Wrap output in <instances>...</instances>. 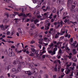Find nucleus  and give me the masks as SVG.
Listing matches in <instances>:
<instances>
[{
	"label": "nucleus",
	"instance_id": "0eeeda50",
	"mask_svg": "<svg viewBox=\"0 0 78 78\" xmlns=\"http://www.w3.org/2000/svg\"><path fill=\"white\" fill-rule=\"evenodd\" d=\"M24 72L26 74H27L29 76L32 75V73H31V72L30 71H24Z\"/></svg>",
	"mask_w": 78,
	"mask_h": 78
},
{
	"label": "nucleus",
	"instance_id": "052dcab7",
	"mask_svg": "<svg viewBox=\"0 0 78 78\" xmlns=\"http://www.w3.org/2000/svg\"><path fill=\"white\" fill-rule=\"evenodd\" d=\"M31 44H33V43H35V41H32L30 42Z\"/></svg>",
	"mask_w": 78,
	"mask_h": 78
},
{
	"label": "nucleus",
	"instance_id": "58836bf2",
	"mask_svg": "<svg viewBox=\"0 0 78 78\" xmlns=\"http://www.w3.org/2000/svg\"><path fill=\"white\" fill-rule=\"evenodd\" d=\"M58 50V48H54V51H56Z\"/></svg>",
	"mask_w": 78,
	"mask_h": 78
},
{
	"label": "nucleus",
	"instance_id": "b1692460",
	"mask_svg": "<svg viewBox=\"0 0 78 78\" xmlns=\"http://www.w3.org/2000/svg\"><path fill=\"white\" fill-rule=\"evenodd\" d=\"M56 54V51H52V53H51V55H55Z\"/></svg>",
	"mask_w": 78,
	"mask_h": 78
},
{
	"label": "nucleus",
	"instance_id": "9d476101",
	"mask_svg": "<svg viewBox=\"0 0 78 78\" xmlns=\"http://www.w3.org/2000/svg\"><path fill=\"white\" fill-rule=\"evenodd\" d=\"M62 35V34H60L58 32L57 34H56L55 36V38L56 39V38H58V37H59V35Z\"/></svg>",
	"mask_w": 78,
	"mask_h": 78
},
{
	"label": "nucleus",
	"instance_id": "7ed1b4c3",
	"mask_svg": "<svg viewBox=\"0 0 78 78\" xmlns=\"http://www.w3.org/2000/svg\"><path fill=\"white\" fill-rule=\"evenodd\" d=\"M22 67V65L21 64H20L19 65H18L17 67V69L16 70V73H17L18 72H19L21 70V68Z\"/></svg>",
	"mask_w": 78,
	"mask_h": 78
},
{
	"label": "nucleus",
	"instance_id": "bf43d9fd",
	"mask_svg": "<svg viewBox=\"0 0 78 78\" xmlns=\"http://www.w3.org/2000/svg\"><path fill=\"white\" fill-rule=\"evenodd\" d=\"M75 67L73 66V67H71V69L72 70H73L74 69Z\"/></svg>",
	"mask_w": 78,
	"mask_h": 78
},
{
	"label": "nucleus",
	"instance_id": "3c124183",
	"mask_svg": "<svg viewBox=\"0 0 78 78\" xmlns=\"http://www.w3.org/2000/svg\"><path fill=\"white\" fill-rule=\"evenodd\" d=\"M73 67H75V66H76V63H73Z\"/></svg>",
	"mask_w": 78,
	"mask_h": 78
},
{
	"label": "nucleus",
	"instance_id": "c9c22d12",
	"mask_svg": "<svg viewBox=\"0 0 78 78\" xmlns=\"http://www.w3.org/2000/svg\"><path fill=\"white\" fill-rule=\"evenodd\" d=\"M58 53H60V54H62V51H61V49H60L59 50Z\"/></svg>",
	"mask_w": 78,
	"mask_h": 78
},
{
	"label": "nucleus",
	"instance_id": "bb28decb",
	"mask_svg": "<svg viewBox=\"0 0 78 78\" xmlns=\"http://www.w3.org/2000/svg\"><path fill=\"white\" fill-rule=\"evenodd\" d=\"M5 15L7 17H9V14L7 12L5 13Z\"/></svg>",
	"mask_w": 78,
	"mask_h": 78
},
{
	"label": "nucleus",
	"instance_id": "a878e982",
	"mask_svg": "<svg viewBox=\"0 0 78 78\" xmlns=\"http://www.w3.org/2000/svg\"><path fill=\"white\" fill-rule=\"evenodd\" d=\"M66 50H68V51H70V49L69 48V47H67V45H66Z\"/></svg>",
	"mask_w": 78,
	"mask_h": 78
},
{
	"label": "nucleus",
	"instance_id": "4be33fe9",
	"mask_svg": "<svg viewBox=\"0 0 78 78\" xmlns=\"http://www.w3.org/2000/svg\"><path fill=\"white\" fill-rule=\"evenodd\" d=\"M31 53L29 55L30 56H34V53H32V51L30 52Z\"/></svg>",
	"mask_w": 78,
	"mask_h": 78
},
{
	"label": "nucleus",
	"instance_id": "dca6fc26",
	"mask_svg": "<svg viewBox=\"0 0 78 78\" xmlns=\"http://www.w3.org/2000/svg\"><path fill=\"white\" fill-rule=\"evenodd\" d=\"M34 21L35 24H37V22H39V20L37 19H35Z\"/></svg>",
	"mask_w": 78,
	"mask_h": 78
},
{
	"label": "nucleus",
	"instance_id": "423d86ee",
	"mask_svg": "<svg viewBox=\"0 0 78 78\" xmlns=\"http://www.w3.org/2000/svg\"><path fill=\"white\" fill-rule=\"evenodd\" d=\"M15 53L13 52H11L9 54V57H11V56H15Z\"/></svg>",
	"mask_w": 78,
	"mask_h": 78
},
{
	"label": "nucleus",
	"instance_id": "69168bd1",
	"mask_svg": "<svg viewBox=\"0 0 78 78\" xmlns=\"http://www.w3.org/2000/svg\"><path fill=\"white\" fill-rule=\"evenodd\" d=\"M25 18H23L22 19V20L23 22L24 21V20H25Z\"/></svg>",
	"mask_w": 78,
	"mask_h": 78
},
{
	"label": "nucleus",
	"instance_id": "5fc2aeb1",
	"mask_svg": "<svg viewBox=\"0 0 78 78\" xmlns=\"http://www.w3.org/2000/svg\"><path fill=\"white\" fill-rule=\"evenodd\" d=\"M10 34V32L9 31H8L7 32L6 34L7 35H9Z\"/></svg>",
	"mask_w": 78,
	"mask_h": 78
},
{
	"label": "nucleus",
	"instance_id": "2f4dec72",
	"mask_svg": "<svg viewBox=\"0 0 78 78\" xmlns=\"http://www.w3.org/2000/svg\"><path fill=\"white\" fill-rule=\"evenodd\" d=\"M4 53L5 55H8V51L7 50H5L4 51Z\"/></svg>",
	"mask_w": 78,
	"mask_h": 78
},
{
	"label": "nucleus",
	"instance_id": "393cba45",
	"mask_svg": "<svg viewBox=\"0 0 78 78\" xmlns=\"http://www.w3.org/2000/svg\"><path fill=\"white\" fill-rule=\"evenodd\" d=\"M49 28H50V27L48 26H45V29L46 30H49Z\"/></svg>",
	"mask_w": 78,
	"mask_h": 78
},
{
	"label": "nucleus",
	"instance_id": "c03bdc74",
	"mask_svg": "<svg viewBox=\"0 0 78 78\" xmlns=\"http://www.w3.org/2000/svg\"><path fill=\"white\" fill-rule=\"evenodd\" d=\"M69 20H67V19H66L64 21V22H65V23H66V22H68V21H69Z\"/></svg>",
	"mask_w": 78,
	"mask_h": 78
},
{
	"label": "nucleus",
	"instance_id": "f3484780",
	"mask_svg": "<svg viewBox=\"0 0 78 78\" xmlns=\"http://www.w3.org/2000/svg\"><path fill=\"white\" fill-rule=\"evenodd\" d=\"M16 70H17V69H16V68H13L12 69V72L13 73V72H15V73H16Z\"/></svg>",
	"mask_w": 78,
	"mask_h": 78
},
{
	"label": "nucleus",
	"instance_id": "ea45409f",
	"mask_svg": "<svg viewBox=\"0 0 78 78\" xmlns=\"http://www.w3.org/2000/svg\"><path fill=\"white\" fill-rule=\"evenodd\" d=\"M59 24H61V25H62L63 24V23L62 22V21H61L60 22L58 23Z\"/></svg>",
	"mask_w": 78,
	"mask_h": 78
},
{
	"label": "nucleus",
	"instance_id": "e433bc0d",
	"mask_svg": "<svg viewBox=\"0 0 78 78\" xmlns=\"http://www.w3.org/2000/svg\"><path fill=\"white\" fill-rule=\"evenodd\" d=\"M13 64L14 65H16L17 64L16 61L14 60L13 62Z\"/></svg>",
	"mask_w": 78,
	"mask_h": 78
},
{
	"label": "nucleus",
	"instance_id": "6ab92c4d",
	"mask_svg": "<svg viewBox=\"0 0 78 78\" xmlns=\"http://www.w3.org/2000/svg\"><path fill=\"white\" fill-rule=\"evenodd\" d=\"M57 14L58 17H59V10H57Z\"/></svg>",
	"mask_w": 78,
	"mask_h": 78
},
{
	"label": "nucleus",
	"instance_id": "09e8293b",
	"mask_svg": "<svg viewBox=\"0 0 78 78\" xmlns=\"http://www.w3.org/2000/svg\"><path fill=\"white\" fill-rule=\"evenodd\" d=\"M38 51H35V52L34 53V54H36V55L38 54Z\"/></svg>",
	"mask_w": 78,
	"mask_h": 78
},
{
	"label": "nucleus",
	"instance_id": "6e6d98bb",
	"mask_svg": "<svg viewBox=\"0 0 78 78\" xmlns=\"http://www.w3.org/2000/svg\"><path fill=\"white\" fill-rule=\"evenodd\" d=\"M11 48H15V46L14 45H12L11 46Z\"/></svg>",
	"mask_w": 78,
	"mask_h": 78
},
{
	"label": "nucleus",
	"instance_id": "2eb2a0df",
	"mask_svg": "<svg viewBox=\"0 0 78 78\" xmlns=\"http://www.w3.org/2000/svg\"><path fill=\"white\" fill-rule=\"evenodd\" d=\"M30 27L32 28H33V29H34L35 28V26H34V24L33 23H32L30 24Z\"/></svg>",
	"mask_w": 78,
	"mask_h": 78
},
{
	"label": "nucleus",
	"instance_id": "7c9ffc66",
	"mask_svg": "<svg viewBox=\"0 0 78 78\" xmlns=\"http://www.w3.org/2000/svg\"><path fill=\"white\" fill-rule=\"evenodd\" d=\"M11 66L10 65H9L7 67L8 70H9L10 69H11Z\"/></svg>",
	"mask_w": 78,
	"mask_h": 78
},
{
	"label": "nucleus",
	"instance_id": "412c9836",
	"mask_svg": "<svg viewBox=\"0 0 78 78\" xmlns=\"http://www.w3.org/2000/svg\"><path fill=\"white\" fill-rule=\"evenodd\" d=\"M73 2H72V4H73L74 5H76L77 4V2L76 1H74L73 2Z\"/></svg>",
	"mask_w": 78,
	"mask_h": 78
},
{
	"label": "nucleus",
	"instance_id": "0e129e2a",
	"mask_svg": "<svg viewBox=\"0 0 78 78\" xmlns=\"http://www.w3.org/2000/svg\"><path fill=\"white\" fill-rule=\"evenodd\" d=\"M65 31L66 34H67V31H68V30H67V29H66L65 30Z\"/></svg>",
	"mask_w": 78,
	"mask_h": 78
},
{
	"label": "nucleus",
	"instance_id": "de8ad7c7",
	"mask_svg": "<svg viewBox=\"0 0 78 78\" xmlns=\"http://www.w3.org/2000/svg\"><path fill=\"white\" fill-rule=\"evenodd\" d=\"M38 47H39L40 49H41V47H42V45H41V44H38Z\"/></svg>",
	"mask_w": 78,
	"mask_h": 78
},
{
	"label": "nucleus",
	"instance_id": "20e7f679",
	"mask_svg": "<svg viewBox=\"0 0 78 78\" xmlns=\"http://www.w3.org/2000/svg\"><path fill=\"white\" fill-rule=\"evenodd\" d=\"M9 27V25H5L4 26L3 24L2 25H0V27L1 28H3V30H4L5 29H7L8 27Z\"/></svg>",
	"mask_w": 78,
	"mask_h": 78
},
{
	"label": "nucleus",
	"instance_id": "ddd939ff",
	"mask_svg": "<svg viewBox=\"0 0 78 78\" xmlns=\"http://www.w3.org/2000/svg\"><path fill=\"white\" fill-rule=\"evenodd\" d=\"M68 70H66L65 71V73H66V74H69V73L70 72V69H68V68H67Z\"/></svg>",
	"mask_w": 78,
	"mask_h": 78
},
{
	"label": "nucleus",
	"instance_id": "6e6552de",
	"mask_svg": "<svg viewBox=\"0 0 78 78\" xmlns=\"http://www.w3.org/2000/svg\"><path fill=\"white\" fill-rule=\"evenodd\" d=\"M9 19H8V18H5L3 21V23H7V22H9Z\"/></svg>",
	"mask_w": 78,
	"mask_h": 78
},
{
	"label": "nucleus",
	"instance_id": "680f3d73",
	"mask_svg": "<svg viewBox=\"0 0 78 78\" xmlns=\"http://www.w3.org/2000/svg\"><path fill=\"white\" fill-rule=\"evenodd\" d=\"M78 43H77V44L76 45V46L75 45V46H74V47H75V48H76L77 47H78Z\"/></svg>",
	"mask_w": 78,
	"mask_h": 78
},
{
	"label": "nucleus",
	"instance_id": "f704fd0d",
	"mask_svg": "<svg viewBox=\"0 0 78 78\" xmlns=\"http://www.w3.org/2000/svg\"><path fill=\"white\" fill-rule=\"evenodd\" d=\"M57 62H58L59 63V64H61V61L59 60H57Z\"/></svg>",
	"mask_w": 78,
	"mask_h": 78
},
{
	"label": "nucleus",
	"instance_id": "5701e85b",
	"mask_svg": "<svg viewBox=\"0 0 78 78\" xmlns=\"http://www.w3.org/2000/svg\"><path fill=\"white\" fill-rule=\"evenodd\" d=\"M31 50L32 51H32V52H33V53H34V52H35V51H36V50L34 48H31Z\"/></svg>",
	"mask_w": 78,
	"mask_h": 78
},
{
	"label": "nucleus",
	"instance_id": "473e14b6",
	"mask_svg": "<svg viewBox=\"0 0 78 78\" xmlns=\"http://www.w3.org/2000/svg\"><path fill=\"white\" fill-rule=\"evenodd\" d=\"M10 76L12 77V78H17V77L16 76Z\"/></svg>",
	"mask_w": 78,
	"mask_h": 78
},
{
	"label": "nucleus",
	"instance_id": "a19ab883",
	"mask_svg": "<svg viewBox=\"0 0 78 78\" xmlns=\"http://www.w3.org/2000/svg\"><path fill=\"white\" fill-rule=\"evenodd\" d=\"M60 33H61L60 34H62L63 35V34H64V33H65V31H64L62 32V30H61Z\"/></svg>",
	"mask_w": 78,
	"mask_h": 78
},
{
	"label": "nucleus",
	"instance_id": "4c0bfd02",
	"mask_svg": "<svg viewBox=\"0 0 78 78\" xmlns=\"http://www.w3.org/2000/svg\"><path fill=\"white\" fill-rule=\"evenodd\" d=\"M23 57L21 56H20V60L21 61H23V59H22Z\"/></svg>",
	"mask_w": 78,
	"mask_h": 78
},
{
	"label": "nucleus",
	"instance_id": "f8f14e48",
	"mask_svg": "<svg viewBox=\"0 0 78 78\" xmlns=\"http://www.w3.org/2000/svg\"><path fill=\"white\" fill-rule=\"evenodd\" d=\"M52 11L53 13H55L56 12V9L54 7H52Z\"/></svg>",
	"mask_w": 78,
	"mask_h": 78
},
{
	"label": "nucleus",
	"instance_id": "4d7b16f0",
	"mask_svg": "<svg viewBox=\"0 0 78 78\" xmlns=\"http://www.w3.org/2000/svg\"><path fill=\"white\" fill-rule=\"evenodd\" d=\"M75 6L74 5H72V9H74V8H75Z\"/></svg>",
	"mask_w": 78,
	"mask_h": 78
},
{
	"label": "nucleus",
	"instance_id": "774afa93",
	"mask_svg": "<svg viewBox=\"0 0 78 78\" xmlns=\"http://www.w3.org/2000/svg\"><path fill=\"white\" fill-rule=\"evenodd\" d=\"M37 17L38 18H41V15H38L37 16Z\"/></svg>",
	"mask_w": 78,
	"mask_h": 78
},
{
	"label": "nucleus",
	"instance_id": "f03ea898",
	"mask_svg": "<svg viewBox=\"0 0 78 78\" xmlns=\"http://www.w3.org/2000/svg\"><path fill=\"white\" fill-rule=\"evenodd\" d=\"M31 69L32 71L33 74H35V73H37L38 72V70L37 69L35 68V67L34 66H32L31 67Z\"/></svg>",
	"mask_w": 78,
	"mask_h": 78
},
{
	"label": "nucleus",
	"instance_id": "9b49d317",
	"mask_svg": "<svg viewBox=\"0 0 78 78\" xmlns=\"http://www.w3.org/2000/svg\"><path fill=\"white\" fill-rule=\"evenodd\" d=\"M50 9V6H48L47 7L46 9H43V11H44V12H45L46 11H47V10H49Z\"/></svg>",
	"mask_w": 78,
	"mask_h": 78
},
{
	"label": "nucleus",
	"instance_id": "a211bd4d",
	"mask_svg": "<svg viewBox=\"0 0 78 78\" xmlns=\"http://www.w3.org/2000/svg\"><path fill=\"white\" fill-rule=\"evenodd\" d=\"M76 44H77V42H76V41H74V43L72 44V45L73 47H75V45H76Z\"/></svg>",
	"mask_w": 78,
	"mask_h": 78
},
{
	"label": "nucleus",
	"instance_id": "37998d69",
	"mask_svg": "<svg viewBox=\"0 0 78 78\" xmlns=\"http://www.w3.org/2000/svg\"><path fill=\"white\" fill-rule=\"evenodd\" d=\"M63 9H64V8H62L60 10V14H61V12Z\"/></svg>",
	"mask_w": 78,
	"mask_h": 78
},
{
	"label": "nucleus",
	"instance_id": "603ef678",
	"mask_svg": "<svg viewBox=\"0 0 78 78\" xmlns=\"http://www.w3.org/2000/svg\"><path fill=\"white\" fill-rule=\"evenodd\" d=\"M22 51L20 50V51H18L17 53H21Z\"/></svg>",
	"mask_w": 78,
	"mask_h": 78
},
{
	"label": "nucleus",
	"instance_id": "79ce46f5",
	"mask_svg": "<svg viewBox=\"0 0 78 78\" xmlns=\"http://www.w3.org/2000/svg\"><path fill=\"white\" fill-rule=\"evenodd\" d=\"M62 44V42H58L56 44L57 45H58L59 44Z\"/></svg>",
	"mask_w": 78,
	"mask_h": 78
},
{
	"label": "nucleus",
	"instance_id": "a18cd8bd",
	"mask_svg": "<svg viewBox=\"0 0 78 78\" xmlns=\"http://www.w3.org/2000/svg\"><path fill=\"white\" fill-rule=\"evenodd\" d=\"M73 72L72 71L71 72V74L70 75V76H73Z\"/></svg>",
	"mask_w": 78,
	"mask_h": 78
},
{
	"label": "nucleus",
	"instance_id": "c756f323",
	"mask_svg": "<svg viewBox=\"0 0 78 78\" xmlns=\"http://www.w3.org/2000/svg\"><path fill=\"white\" fill-rule=\"evenodd\" d=\"M23 14L22 13H20V14H18V16H19V17H20V16H23Z\"/></svg>",
	"mask_w": 78,
	"mask_h": 78
},
{
	"label": "nucleus",
	"instance_id": "aec40b11",
	"mask_svg": "<svg viewBox=\"0 0 78 78\" xmlns=\"http://www.w3.org/2000/svg\"><path fill=\"white\" fill-rule=\"evenodd\" d=\"M73 54L74 55H75V54H76V50L75 49H74L73 50Z\"/></svg>",
	"mask_w": 78,
	"mask_h": 78
},
{
	"label": "nucleus",
	"instance_id": "338daca9",
	"mask_svg": "<svg viewBox=\"0 0 78 78\" xmlns=\"http://www.w3.org/2000/svg\"><path fill=\"white\" fill-rule=\"evenodd\" d=\"M53 78H56V75H55L53 76Z\"/></svg>",
	"mask_w": 78,
	"mask_h": 78
},
{
	"label": "nucleus",
	"instance_id": "1a4fd4ad",
	"mask_svg": "<svg viewBox=\"0 0 78 78\" xmlns=\"http://www.w3.org/2000/svg\"><path fill=\"white\" fill-rule=\"evenodd\" d=\"M16 61L19 64H22V63H24V62L21 61L20 58H17L16 59Z\"/></svg>",
	"mask_w": 78,
	"mask_h": 78
},
{
	"label": "nucleus",
	"instance_id": "49530a36",
	"mask_svg": "<svg viewBox=\"0 0 78 78\" xmlns=\"http://www.w3.org/2000/svg\"><path fill=\"white\" fill-rule=\"evenodd\" d=\"M73 38H71L70 39V42L72 43L73 42Z\"/></svg>",
	"mask_w": 78,
	"mask_h": 78
},
{
	"label": "nucleus",
	"instance_id": "c85d7f7f",
	"mask_svg": "<svg viewBox=\"0 0 78 78\" xmlns=\"http://www.w3.org/2000/svg\"><path fill=\"white\" fill-rule=\"evenodd\" d=\"M44 77L45 78H48V75L47 74H45L44 75Z\"/></svg>",
	"mask_w": 78,
	"mask_h": 78
},
{
	"label": "nucleus",
	"instance_id": "13d9d810",
	"mask_svg": "<svg viewBox=\"0 0 78 78\" xmlns=\"http://www.w3.org/2000/svg\"><path fill=\"white\" fill-rule=\"evenodd\" d=\"M36 0H33V2L34 3H36Z\"/></svg>",
	"mask_w": 78,
	"mask_h": 78
},
{
	"label": "nucleus",
	"instance_id": "39448f33",
	"mask_svg": "<svg viewBox=\"0 0 78 78\" xmlns=\"http://www.w3.org/2000/svg\"><path fill=\"white\" fill-rule=\"evenodd\" d=\"M73 2V0H68L67 6L68 8H70V6L71 4H72Z\"/></svg>",
	"mask_w": 78,
	"mask_h": 78
},
{
	"label": "nucleus",
	"instance_id": "4468645a",
	"mask_svg": "<svg viewBox=\"0 0 78 78\" xmlns=\"http://www.w3.org/2000/svg\"><path fill=\"white\" fill-rule=\"evenodd\" d=\"M18 32L20 34H22V31L21 30V29L20 28H18Z\"/></svg>",
	"mask_w": 78,
	"mask_h": 78
},
{
	"label": "nucleus",
	"instance_id": "864d4df0",
	"mask_svg": "<svg viewBox=\"0 0 78 78\" xmlns=\"http://www.w3.org/2000/svg\"><path fill=\"white\" fill-rule=\"evenodd\" d=\"M26 53L28 55H29V54H30V52H29V51H26Z\"/></svg>",
	"mask_w": 78,
	"mask_h": 78
},
{
	"label": "nucleus",
	"instance_id": "e2e57ef3",
	"mask_svg": "<svg viewBox=\"0 0 78 78\" xmlns=\"http://www.w3.org/2000/svg\"><path fill=\"white\" fill-rule=\"evenodd\" d=\"M23 16L24 18H25V17H27L26 15H25V14H23Z\"/></svg>",
	"mask_w": 78,
	"mask_h": 78
},
{
	"label": "nucleus",
	"instance_id": "8fccbe9b",
	"mask_svg": "<svg viewBox=\"0 0 78 78\" xmlns=\"http://www.w3.org/2000/svg\"><path fill=\"white\" fill-rule=\"evenodd\" d=\"M64 38V37L63 36V37H60V39L61 40H62V39H63Z\"/></svg>",
	"mask_w": 78,
	"mask_h": 78
},
{
	"label": "nucleus",
	"instance_id": "72a5a7b5",
	"mask_svg": "<svg viewBox=\"0 0 78 78\" xmlns=\"http://www.w3.org/2000/svg\"><path fill=\"white\" fill-rule=\"evenodd\" d=\"M54 70L55 72H57L58 71V69L57 67H55L54 68Z\"/></svg>",
	"mask_w": 78,
	"mask_h": 78
},
{
	"label": "nucleus",
	"instance_id": "cd10ccee",
	"mask_svg": "<svg viewBox=\"0 0 78 78\" xmlns=\"http://www.w3.org/2000/svg\"><path fill=\"white\" fill-rule=\"evenodd\" d=\"M66 15H67V12H63V16H66Z\"/></svg>",
	"mask_w": 78,
	"mask_h": 78
},
{
	"label": "nucleus",
	"instance_id": "f257e3e1",
	"mask_svg": "<svg viewBox=\"0 0 78 78\" xmlns=\"http://www.w3.org/2000/svg\"><path fill=\"white\" fill-rule=\"evenodd\" d=\"M48 46L50 47H48L47 48L48 52V53H51H51H52V51L50 50L51 48L52 47H53V44L51 43V44L49 45Z\"/></svg>",
	"mask_w": 78,
	"mask_h": 78
}]
</instances>
